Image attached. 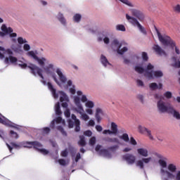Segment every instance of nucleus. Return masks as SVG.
Returning a JSON list of instances; mask_svg holds the SVG:
<instances>
[{
  "label": "nucleus",
  "mask_w": 180,
  "mask_h": 180,
  "mask_svg": "<svg viewBox=\"0 0 180 180\" xmlns=\"http://www.w3.org/2000/svg\"><path fill=\"white\" fill-rule=\"evenodd\" d=\"M155 30L157 33L158 37H159V41L162 44L165 46H170L172 49L175 47V52L176 54H180V50L179 48L176 47L175 42L172 40V39L168 35H161L160 31L157 28L155 25H154Z\"/></svg>",
  "instance_id": "obj_1"
},
{
  "label": "nucleus",
  "mask_w": 180,
  "mask_h": 180,
  "mask_svg": "<svg viewBox=\"0 0 180 180\" xmlns=\"http://www.w3.org/2000/svg\"><path fill=\"white\" fill-rule=\"evenodd\" d=\"M20 67H21L22 69H25L26 68H28L31 70V74H32L34 76H36L37 74L39 76L40 78L44 79V76L42 75L43 70L37 67V65L34 64H30V65H27L26 63H22V64H18Z\"/></svg>",
  "instance_id": "obj_2"
},
{
  "label": "nucleus",
  "mask_w": 180,
  "mask_h": 180,
  "mask_svg": "<svg viewBox=\"0 0 180 180\" xmlns=\"http://www.w3.org/2000/svg\"><path fill=\"white\" fill-rule=\"evenodd\" d=\"M157 108L160 113H172L173 112V107L167 105L166 103L160 100L157 102Z\"/></svg>",
  "instance_id": "obj_3"
},
{
  "label": "nucleus",
  "mask_w": 180,
  "mask_h": 180,
  "mask_svg": "<svg viewBox=\"0 0 180 180\" xmlns=\"http://www.w3.org/2000/svg\"><path fill=\"white\" fill-rule=\"evenodd\" d=\"M126 19L129 21L130 24H131L132 26L137 27L141 32L144 34H147L145 27H143L142 25L140 24V22H139L136 18L131 17L129 14H126Z\"/></svg>",
  "instance_id": "obj_4"
},
{
  "label": "nucleus",
  "mask_w": 180,
  "mask_h": 180,
  "mask_svg": "<svg viewBox=\"0 0 180 180\" xmlns=\"http://www.w3.org/2000/svg\"><path fill=\"white\" fill-rule=\"evenodd\" d=\"M112 44L115 46H117V54L122 55L125 52H127V46H124V48L120 49L122 48V46L123 44H120V42L117 39H114L112 41Z\"/></svg>",
  "instance_id": "obj_5"
},
{
  "label": "nucleus",
  "mask_w": 180,
  "mask_h": 180,
  "mask_svg": "<svg viewBox=\"0 0 180 180\" xmlns=\"http://www.w3.org/2000/svg\"><path fill=\"white\" fill-rule=\"evenodd\" d=\"M130 12L132 16L137 18L141 22H143L145 20V15L142 11L136 9H131Z\"/></svg>",
  "instance_id": "obj_6"
},
{
  "label": "nucleus",
  "mask_w": 180,
  "mask_h": 180,
  "mask_svg": "<svg viewBox=\"0 0 180 180\" xmlns=\"http://www.w3.org/2000/svg\"><path fill=\"white\" fill-rule=\"evenodd\" d=\"M180 180V170L178 171L174 176L172 173L169 172V171H166V177L163 179V180Z\"/></svg>",
  "instance_id": "obj_7"
},
{
  "label": "nucleus",
  "mask_w": 180,
  "mask_h": 180,
  "mask_svg": "<svg viewBox=\"0 0 180 180\" xmlns=\"http://www.w3.org/2000/svg\"><path fill=\"white\" fill-rule=\"evenodd\" d=\"M102 148V146L98 144L96 147V152H99L100 155H103V157L105 158H111V155L109 153L108 150L107 149H101Z\"/></svg>",
  "instance_id": "obj_8"
},
{
  "label": "nucleus",
  "mask_w": 180,
  "mask_h": 180,
  "mask_svg": "<svg viewBox=\"0 0 180 180\" xmlns=\"http://www.w3.org/2000/svg\"><path fill=\"white\" fill-rule=\"evenodd\" d=\"M139 131L140 134H147L149 139L152 141H154V137L151 134V131L148 129L147 128L143 127L141 125H139Z\"/></svg>",
  "instance_id": "obj_9"
},
{
  "label": "nucleus",
  "mask_w": 180,
  "mask_h": 180,
  "mask_svg": "<svg viewBox=\"0 0 180 180\" xmlns=\"http://www.w3.org/2000/svg\"><path fill=\"white\" fill-rule=\"evenodd\" d=\"M124 161H127L128 164L132 165L136 161V157L131 154L124 155L122 157Z\"/></svg>",
  "instance_id": "obj_10"
},
{
  "label": "nucleus",
  "mask_w": 180,
  "mask_h": 180,
  "mask_svg": "<svg viewBox=\"0 0 180 180\" xmlns=\"http://www.w3.org/2000/svg\"><path fill=\"white\" fill-rule=\"evenodd\" d=\"M153 51L155 52L156 54L160 56H167V53L164 51L160 46L158 44H154L153 46Z\"/></svg>",
  "instance_id": "obj_11"
},
{
  "label": "nucleus",
  "mask_w": 180,
  "mask_h": 180,
  "mask_svg": "<svg viewBox=\"0 0 180 180\" xmlns=\"http://www.w3.org/2000/svg\"><path fill=\"white\" fill-rule=\"evenodd\" d=\"M72 119L75 121V131L76 132H79L80 131L81 127V123H80V120L77 119V116H75L74 114L72 115Z\"/></svg>",
  "instance_id": "obj_12"
},
{
  "label": "nucleus",
  "mask_w": 180,
  "mask_h": 180,
  "mask_svg": "<svg viewBox=\"0 0 180 180\" xmlns=\"http://www.w3.org/2000/svg\"><path fill=\"white\" fill-rule=\"evenodd\" d=\"M18 62V58L15 57H13L12 56H10L9 58H5L4 59V63L8 65L9 63L11 64L16 63Z\"/></svg>",
  "instance_id": "obj_13"
},
{
  "label": "nucleus",
  "mask_w": 180,
  "mask_h": 180,
  "mask_svg": "<svg viewBox=\"0 0 180 180\" xmlns=\"http://www.w3.org/2000/svg\"><path fill=\"white\" fill-rule=\"evenodd\" d=\"M101 115H103V111L101 108H98L96 109V118L98 123H100L101 121H102V117Z\"/></svg>",
  "instance_id": "obj_14"
},
{
  "label": "nucleus",
  "mask_w": 180,
  "mask_h": 180,
  "mask_svg": "<svg viewBox=\"0 0 180 180\" xmlns=\"http://www.w3.org/2000/svg\"><path fill=\"white\" fill-rule=\"evenodd\" d=\"M48 87H49V89H50V91H51L53 98L56 99L58 98V94H56V89H54L53 85L51 83L49 82Z\"/></svg>",
  "instance_id": "obj_15"
},
{
  "label": "nucleus",
  "mask_w": 180,
  "mask_h": 180,
  "mask_svg": "<svg viewBox=\"0 0 180 180\" xmlns=\"http://www.w3.org/2000/svg\"><path fill=\"white\" fill-rule=\"evenodd\" d=\"M56 74L59 76L60 80L62 83H66L67 77L62 73L60 69L56 70Z\"/></svg>",
  "instance_id": "obj_16"
},
{
  "label": "nucleus",
  "mask_w": 180,
  "mask_h": 180,
  "mask_svg": "<svg viewBox=\"0 0 180 180\" xmlns=\"http://www.w3.org/2000/svg\"><path fill=\"white\" fill-rule=\"evenodd\" d=\"M149 87L152 90L162 89V84L159 83V85H158L157 83H150V85H149Z\"/></svg>",
  "instance_id": "obj_17"
},
{
  "label": "nucleus",
  "mask_w": 180,
  "mask_h": 180,
  "mask_svg": "<svg viewBox=\"0 0 180 180\" xmlns=\"http://www.w3.org/2000/svg\"><path fill=\"white\" fill-rule=\"evenodd\" d=\"M77 112L81 115V118L84 121H87L89 119V116L84 113V108H82L81 110H77Z\"/></svg>",
  "instance_id": "obj_18"
},
{
  "label": "nucleus",
  "mask_w": 180,
  "mask_h": 180,
  "mask_svg": "<svg viewBox=\"0 0 180 180\" xmlns=\"http://www.w3.org/2000/svg\"><path fill=\"white\" fill-rule=\"evenodd\" d=\"M137 152H138V153H139L140 155H141V156H143V157L146 158V157L148 156V150H147V149H145V148H139V149L137 150Z\"/></svg>",
  "instance_id": "obj_19"
},
{
  "label": "nucleus",
  "mask_w": 180,
  "mask_h": 180,
  "mask_svg": "<svg viewBox=\"0 0 180 180\" xmlns=\"http://www.w3.org/2000/svg\"><path fill=\"white\" fill-rule=\"evenodd\" d=\"M111 131L112 132V134H114V135H117L118 133V126L115 122L111 123Z\"/></svg>",
  "instance_id": "obj_20"
},
{
  "label": "nucleus",
  "mask_w": 180,
  "mask_h": 180,
  "mask_svg": "<svg viewBox=\"0 0 180 180\" xmlns=\"http://www.w3.org/2000/svg\"><path fill=\"white\" fill-rule=\"evenodd\" d=\"M103 140H104V141H105L107 143H120V141L117 138L106 137Z\"/></svg>",
  "instance_id": "obj_21"
},
{
  "label": "nucleus",
  "mask_w": 180,
  "mask_h": 180,
  "mask_svg": "<svg viewBox=\"0 0 180 180\" xmlns=\"http://www.w3.org/2000/svg\"><path fill=\"white\" fill-rule=\"evenodd\" d=\"M101 62L104 67H107V65H111V64L109 63L106 57L103 55H101Z\"/></svg>",
  "instance_id": "obj_22"
},
{
  "label": "nucleus",
  "mask_w": 180,
  "mask_h": 180,
  "mask_svg": "<svg viewBox=\"0 0 180 180\" xmlns=\"http://www.w3.org/2000/svg\"><path fill=\"white\" fill-rule=\"evenodd\" d=\"M75 104H76V105L77 107V108H76V111L78 110H82L83 107H82V104L80 103L79 97L76 96L75 98Z\"/></svg>",
  "instance_id": "obj_23"
},
{
  "label": "nucleus",
  "mask_w": 180,
  "mask_h": 180,
  "mask_svg": "<svg viewBox=\"0 0 180 180\" xmlns=\"http://www.w3.org/2000/svg\"><path fill=\"white\" fill-rule=\"evenodd\" d=\"M79 141H78V145L81 147H84L86 145V142L85 141L84 136H79Z\"/></svg>",
  "instance_id": "obj_24"
},
{
  "label": "nucleus",
  "mask_w": 180,
  "mask_h": 180,
  "mask_svg": "<svg viewBox=\"0 0 180 180\" xmlns=\"http://www.w3.org/2000/svg\"><path fill=\"white\" fill-rule=\"evenodd\" d=\"M58 19L61 22L62 25H66V19L64 18V15L63 13H59L58 15Z\"/></svg>",
  "instance_id": "obj_25"
},
{
  "label": "nucleus",
  "mask_w": 180,
  "mask_h": 180,
  "mask_svg": "<svg viewBox=\"0 0 180 180\" xmlns=\"http://www.w3.org/2000/svg\"><path fill=\"white\" fill-rule=\"evenodd\" d=\"M60 102H65L68 101V96L63 91H60Z\"/></svg>",
  "instance_id": "obj_26"
},
{
  "label": "nucleus",
  "mask_w": 180,
  "mask_h": 180,
  "mask_svg": "<svg viewBox=\"0 0 180 180\" xmlns=\"http://www.w3.org/2000/svg\"><path fill=\"white\" fill-rule=\"evenodd\" d=\"M55 112H56V114L58 115H60L62 114V111L60 110V105L59 102L58 103H56L55 105Z\"/></svg>",
  "instance_id": "obj_27"
},
{
  "label": "nucleus",
  "mask_w": 180,
  "mask_h": 180,
  "mask_svg": "<svg viewBox=\"0 0 180 180\" xmlns=\"http://www.w3.org/2000/svg\"><path fill=\"white\" fill-rule=\"evenodd\" d=\"M32 144H33L34 148H35V150H40L41 148H42L43 146L42 144L40 143V142L39 141H33Z\"/></svg>",
  "instance_id": "obj_28"
},
{
  "label": "nucleus",
  "mask_w": 180,
  "mask_h": 180,
  "mask_svg": "<svg viewBox=\"0 0 180 180\" xmlns=\"http://www.w3.org/2000/svg\"><path fill=\"white\" fill-rule=\"evenodd\" d=\"M144 77L148 78L149 79H154V76L153 75V72H148V70H145Z\"/></svg>",
  "instance_id": "obj_29"
},
{
  "label": "nucleus",
  "mask_w": 180,
  "mask_h": 180,
  "mask_svg": "<svg viewBox=\"0 0 180 180\" xmlns=\"http://www.w3.org/2000/svg\"><path fill=\"white\" fill-rule=\"evenodd\" d=\"M119 138L127 143L129 141V134H127V133L123 134L122 136H120Z\"/></svg>",
  "instance_id": "obj_30"
},
{
  "label": "nucleus",
  "mask_w": 180,
  "mask_h": 180,
  "mask_svg": "<svg viewBox=\"0 0 180 180\" xmlns=\"http://www.w3.org/2000/svg\"><path fill=\"white\" fill-rule=\"evenodd\" d=\"M153 75L155 78H161L163 76V73L161 70H155L153 72Z\"/></svg>",
  "instance_id": "obj_31"
},
{
  "label": "nucleus",
  "mask_w": 180,
  "mask_h": 180,
  "mask_svg": "<svg viewBox=\"0 0 180 180\" xmlns=\"http://www.w3.org/2000/svg\"><path fill=\"white\" fill-rule=\"evenodd\" d=\"M116 30L117 31H122V32H125L126 28L124 25L122 24H118L116 25Z\"/></svg>",
  "instance_id": "obj_32"
},
{
  "label": "nucleus",
  "mask_w": 180,
  "mask_h": 180,
  "mask_svg": "<svg viewBox=\"0 0 180 180\" xmlns=\"http://www.w3.org/2000/svg\"><path fill=\"white\" fill-rule=\"evenodd\" d=\"M73 19L75 22H79L82 19V15L79 13H76L74 15Z\"/></svg>",
  "instance_id": "obj_33"
},
{
  "label": "nucleus",
  "mask_w": 180,
  "mask_h": 180,
  "mask_svg": "<svg viewBox=\"0 0 180 180\" xmlns=\"http://www.w3.org/2000/svg\"><path fill=\"white\" fill-rule=\"evenodd\" d=\"M167 168L170 172H175L176 171V167L173 164H169Z\"/></svg>",
  "instance_id": "obj_34"
},
{
  "label": "nucleus",
  "mask_w": 180,
  "mask_h": 180,
  "mask_svg": "<svg viewBox=\"0 0 180 180\" xmlns=\"http://www.w3.org/2000/svg\"><path fill=\"white\" fill-rule=\"evenodd\" d=\"M169 114H173L174 117L177 120H180V113L176 111L173 108V112H169Z\"/></svg>",
  "instance_id": "obj_35"
},
{
  "label": "nucleus",
  "mask_w": 180,
  "mask_h": 180,
  "mask_svg": "<svg viewBox=\"0 0 180 180\" xmlns=\"http://www.w3.org/2000/svg\"><path fill=\"white\" fill-rule=\"evenodd\" d=\"M172 60L175 62V63L173 65V67L180 68V60H176V58L175 57L172 58Z\"/></svg>",
  "instance_id": "obj_36"
},
{
  "label": "nucleus",
  "mask_w": 180,
  "mask_h": 180,
  "mask_svg": "<svg viewBox=\"0 0 180 180\" xmlns=\"http://www.w3.org/2000/svg\"><path fill=\"white\" fill-rule=\"evenodd\" d=\"M39 65H41V67H44V62L46 61V59L44 58H42L41 59L39 58V57L37 58V59H35Z\"/></svg>",
  "instance_id": "obj_37"
},
{
  "label": "nucleus",
  "mask_w": 180,
  "mask_h": 180,
  "mask_svg": "<svg viewBox=\"0 0 180 180\" xmlns=\"http://www.w3.org/2000/svg\"><path fill=\"white\" fill-rule=\"evenodd\" d=\"M135 70L136 72H138L139 74H143L145 72L144 68H143L142 67H140V66H136Z\"/></svg>",
  "instance_id": "obj_38"
},
{
  "label": "nucleus",
  "mask_w": 180,
  "mask_h": 180,
  "mask_svg": "<svg viewBox=\"0 0 180 180\" xmlns=\"http://www.w3.org/2000/svg\"><path fill=\"white\" fill-rule=\"evenodd\" d=\"M159 164L162 168H167V163L165 160H159Z\"/></svg>",
  "instance_id": "obj_39"
},
{
  "label": "nucleus",
  "mask_w": 180,
  "mask_h": 180,
  "mask_svg": "<svg viewBox=\"0 0 180 180\" xmlns=\"http://www.w3.org/2000/svg\"><path fill=\"white\" fill-rule=\"evenodd\" d=\"M56 129L58 131H60L63 136H67V132L65 131H64V128H63L62 126H58L56 127Z\"/></svg>",
  "instance_id": "obj_40"
},
{
  "label": "nucleus",
  "mask_w": 180,
  "mask_h": 180,
  "mask_svg": "<svg viewBox=\"0 0 180 180\" xmlns=\"http://www.w3.org/2000/svg\"><path fill=\"white\" fill-rule=\"evenodd\" d=\"M120 148L119 145H114L108 148V150L112 152H116L117 150Z\"/></svg>",
  "instance_id": "obj_41"
},
{
  "label": "nucleus",
  "mask_w": 180,
  "mask_h": 180,
  "mask_svg": "<svg viewBox=\"0 0 180 180\" xmlns=\"http://www.w3.org/2000/svg\"><path fill=\"white\" fill-rule=\"evenodd\" d=\"M96 143V138L95 136H92L89 140V145L91 146H94Z\"/></svg>",
  "instance_id": "obj_42"
},
{
  "label": "nucleus",
  "mask_w": 180,
  "mask_h": 180,
  "mask_svg": "<svg viewBox=\"0 0 180 180\" xmlns=\"http://www.w3.org/2000/svg\"><path fill=\"white\" fill-rule=\"evenodd\" d=\"M27 55L32 57L34 60L37 59L39 57H37L34 52L33 51H30L27 52Z\"/></svg>",
  "instance_id": "obj_43"
},
{
  "label": "nucleus",
  "mask_w": 180,
  "mask_h": 180,
  "mask_svg": "<svg viewBox=\"0 0 180 180\" xmlns=\"http://www.w3.org/2000/svg\"><path fill=\"white\" fill-rule=\"evenodd\" d=\"M86 107L89 108H93L94 107V103L93 101H87L86 103Z\"/></svg>",
  "instance_id": "obj_44"
},
{
  "label": "nucleus",
  "mask_w": 180,
  "mask_h": 180,
  "mask_svg": "<svg viewBox=\"0 0 180 180\" xmlns=\"http://www.w3.org/2000/svg\"><path fill=\"white\" fill-rule=\"evenodd\" d=\"M38 151L40 152L44 155H46L49 153V150H47L46 149H44V148L38 149Z\"/></svg>",
  "instance_id": "obj_45"
},
{
  "label": "nucleus",
  "mask_w": 180,
  "mask_h": 180,
  "mask_svg": "<svg viewBox=\"0 0 180 180\" xmlns=\"http://www.w3.org/2000/svg\"><path fill=\"white\" fill-rule=\"evenodd\" d=\"M18 43L20 44H22L24 43H27V41L26 39H23L22 37H18Z\"/></svg>",
  "instance_id": "obj_46"
},
{
  "label": "nucleus",
  "mask_w": 180,
  "mask_h": 180,
  "mask_svg": "<svg viewBox=\"0 0 180 180\" xmlns=\"http://www.w3.org/2000/svg\"><path fill=\"white\" fill-rule=\"evenodd\" d=\"M142 59L146 62L148 60V56L146 52H142Z\"/></svg>",
  "instance_id": "obj_47"
},
{
  "label": "nucleus",
  "mask_w": 180,
  "mask_h": 180,
  "mask_svg": "<svg viewBox=\"0 0 180 180\" xmlns=\"http://www.w3.org/2000/svg\"><path fill=\"white\" fill-rule=\"evenodd\" d=\"M136 165H137L138 167H139L141 169H144V165H143V160H139V161L136 162Z\"/></svg>",
  "instance_id": "obj_48"
},
{
  "label": "nucleus",
  "mask_w": 180,
  "mask_h": 180,
  "mask_svg": "<svg viewBox=\"0 0 180 180\" xmlns=\"http://www.w3.org/2000/svg\"><path fill=\"white\" fill-rule=\"evenodd\" d=\"M51 130L49 127H44L42 129V134H49Z\"/></svg>",
  "instance_id": "obj_49"
},
{
  "label": "nucleus",
  "mask_w": 180,
  "mask_h": 180,
  "mask_svg": "<svg viewBox=\"0 0 180 180\" xmlns=\"http://www.w3.org/2000/svg\"><path fill=\"white\" fill-rule=\"evenodd\" d=\"M84 134L85 136L91 137L93 135V132H92V131L87 130L84 132Z\"/></svg>",
  "instance_id": "obj_50"
},
{
  "label": "nucleus",
  "mask_w": 180,
  "mask_h": 180,
  "mask_svg": "<svg viewBox=\"0 0 180 180\" xmlns=\"http://www.w3.org/2000/svg\"><path fill=\"white\" fill-rule=\"evenodd\" d=\"M173 8L175 13H180V4L176 5Z\"/></svg>",
  "instance_id": "obj_51"
},
{
  "label": "nucleus",
  "mask_w": 180,
  "mask_h": 180,
  "mask_svg": "<svg viewBox=\"0 0 180 180\" xmlns=\"http://www.w3.org/2000/svg\"><path fill=\"white\" fill-rule=\"evenodd\" d=\"M164 96L167 99H170L172 97V94L170 91H167L165 93Z\"/></svg>",
  "instance_id": "obj_52"
},
{
  "label": "nucleus",
  "mask_w": 180,
  "mask_h": 180,
  "mask_svg": "<svg viewBox=\"0 0 180 180\" xmlns=\"http://www.w3.org/2000/svg\"><path fill=\"white\" fill-rule=\"evenodd\" d=\"M10 134L11 136L14 139H18L19 137L18 133L14 131H10Z\"/></svg>",
  "instance_id": "obj_53"
},
{
  "label": "nucleus",
  "mask_w": 180,
  "mask_h": 180,
  "mask_svg": "<svg viewBox=\"0 0 180 180\" xmlns=\"http://www.w3.org/2000/svg\"><path fill=\"white\" fill-rule=\"evenodd\" d=\"M68 127L72 129L75 125V121L73 122L72 120H68Z\"/></svg>",
  "instance_id": "obj_54"
},
{
  "label": "nucleus",
  "mask_w": 180,
  "mask_h": 180,
  "mask_svg": "<svg viewBox=\"0 0 180 180\" xmlns=\"http://www.w3.org/2000/svg\"><path fill=\"white\" fill-rule=\"evenodd\" d=\"M25 148H32L34 146L33 141L32 142H25Z\"/></svg>",
  "instance_id": "obj_55"
},
{
  "label": "nucleus",
  "mask_w": 180,
  "mask_h": 180,
  "mask_svg": "<svg viewBox=\"0 0 180 180\" xmlns=\"http://www.w3.org/2000/svg\"><path fill=\"white\" fill-rule=\"evenodd\" d=\"M130 144L132 146H136L137 142L136 141L134 137H130Z\"/></svg>",
  "instance_id": "obj_56"
},
{
  "label": "nucleus",
  "mask_w": 180,
  "mask_h": 180,
  "mask_svg": "<svg viewBox=\"0 0 180 180\" xmlns=\"http://www.w3.org/2000/svg\"><path fill=\"white\" fill-rule=\"evenodd\" d=\"M1 30L4 32L6 34H8V28L5 24H3L1 26Z\"/></svg>",
  "instance_id": "obj_57"
},
{
  "label": "nucleus",
  "mask_w": 180,
  "mask_h": 180,
  "mask_svg": "<svg viewBox=\"0 0 180 180\" xmlns=\"http://www.w3.org/2000/svg\"><path fill=\"white\" fill-rule=\"evenodd\" d=\"M23 49L25 51H29L30 50V46L27 44H25L23 46Z\"/></svg>",
  "instance_id": "obj_58"
},
{
  "label": "nucleus",
  "mask_w": 180,
  "mask_h": 180,
  "mask_svg": "<svg viewBox=\"0 0 180 180\" xmlns=\"http://www.w3.org/2000/svg\"><path fill=\"white\" fill-rule=\"evenodd\" d=\"M60 165L65 166L66 165V160L64 159H60L58 160Z\"/></svg>",
  "instance_id": "obj_59"
},
{
  "label": "nucleus",
  "mask_w": 180,
  "mask_h": 180,
  "mask_svg": "<svg viewBox=\"0 0 180 180\" xmlns=\"http://www.w3.org/2000/svg\"><path fill=\"white\" fill-rule=\"evenodd\" d=\"M64 114H65V116L66 117H70V110L69 109H66L65 112H64Z\"/></svg>",
  "instance_id": "obj_60"
},
{
  "label": "nucleus",
  "mask_w": 180,
  "mask_h": 180,
  "mask_svg": "<svg viewBox=\"0 0 180 180\" xmlns=\"http://www.w3.org/2000/svg\"><path fill=\"white\" fill-rule=\"evenodd\" d=\"M103 134L104 135H106V134L111 135V134H112V131H110V130H109V129H107V130L103 131Z\"/></svg>",
  "instance_id": "obj_61"
},
{
  "label": "nucleus",
  "mask_w": 180,
  "mask_h": 180,
  "mask_svg": "<svg viewBox=\"0 0 180 180\" xmlns=\"http://www.w3.org/2000/svg\"><path fill=\"white\" fill-rule=\"evenodd\" d=\"M150 160H151L150 157L148 158H142V162L146 164H148Z\"/></svg>",
  "instance_id": "obj_62"
},
{
  "label": "nucleus",
  "mask_w": 180,
  "mask_h": 180,
  "mask_svg": "<svg viewBox=\"0 0 180 180\" xmlns=\"http://www.w3.org/2000/svg\"><path fill=\"white\" fill-rule=\"evenodd\" d=\"M68 153L67 150H65L61 153V156L63 158H66V157H68Z\"/></svg>",
  "instance_id": "obj_63"
},
{
  "label": "nucleus",
  "mask_w": 180,
  "mask_h": 180,
  "mask_svg": "<svg viewBox=\"0 0 180 180\" xmlns=\"http://www.w3.org/2000/svg\"><path fill=\"white\" fill-rule=\"evenodd\" d=\"M96 129L97 131H98V132H101V131H102V130H103V128L101 125H96Z\"/></svg>",
  "instance_id": "obj_64"
}]
</instances>
